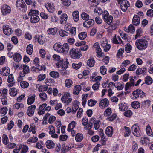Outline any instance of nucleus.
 <instances>
[{
	"label": "nucleus",
	"instance_id": "nucleus-1",
	"mask_svg": "<svg viewBox=\"0 0 153 153\" xmlns=\"http://www.w3.org/2000/svg\"><path fill=\"white\" fill-rule=\"evenodd\" d=\"M148 44V41L146 39H137L135 42V45L136 47L139 50L145 49Z\"/></svg>",
	"mask_w": 153,
	"mask_h": 153
},
{
	"label": "nucleus",
	"instance_id": "nucleus-2",
	"mask_svg": "<svg viewBox=\"0 0 153 153\" xmlns=\"http://www.w3.org/2000/svg\"><path fill=\"white\" fill-rule=\"evenodd\" d=\"M118 3L120 4L121 8L123 12H126L130 6L128 1L127 0H118Z\"/></svg>",
	"mask_w": 153,
	"mask_h": 153
},
{
	"label": "nucleus",
	"instance_id": "nucleus-3",
	"mask_svg": "<svg viewBox=\"0 0 153 153\" xmlns=\"http://www.w3.org/2000/svg\"><path fill=\"white\" fill-rule=\"evenodd\" d=\"M102 15L103 20L108 24L110 25L112 22L113 17L109 15V14L107 11H104Z\"/></svg>",
	"mask_w": 153,
	"mask_h": 153
},
{
	"label": "nucleus",
	"instance_id": "nucleus-4",
	"mask_svg": "<svg viewBox=\"0 0 153 153\" xmlns=\"http://www.w3.org/2000/svg\"><path fill=\"white\" fill-rule=\"evenodd\" d=\"M101 46L105 52H107L110 49L111 45L110 44H108V42L106 38H103L101 40Z\"/></svg>",
	"mask_w": 153,
	"mask_h": 153
},
{
	"label": "nucleus",
	"instance_id": "nucleus-5",
	"mask_svg": "<svg viewBox=\"0 0 153 153\" xmlns=\"http://www.w3.org/2000/svg\"><path fill=\"white\" fill-rule=\"evenodd\" d=\"M48 117V122L50 124L53 123L55 120L56 119L55 117L53 115L50 116V113H47L43 117V122L45 121L46 123L47 119Z\"/></svg>",
	"mask_w": 153,
	"mask_h": 153
},
{
	"label": "nucleus",
	"instance_id": "nucleus-6",
	"mask_svg": "<svg viewBox=\"0 0 153 153\" xmlns=\"http://www.w3.org/2000/svg\"><path fill=\"white\" fill-rule=\"evenodd\" d=\"M93 48L95 49L96 52L97 53V56L99 57L104 56V55L103 53L102 52V50L100 46L98 43H95L93 45Z\"/></svg>",
	"mask_w": 153,
	"mask_h": 153
},
{
	"label": "nucleus",
	"instance_id": "nucleus-7",
	"mask_svg": "<svg viewBox=\"0 0 153 153\" xmlns=\"http://www.w3.org/2000/svg\"><path fill=\"white\" fill-rule=\"evenodd\" d=\"M131 131L135 136L137 137H140V136L141 131L138 126L134 124L131 127Z\"/></svg>",
	"mask_w": 153,
	"mask_h": 153
},
{
	"label": "nucleus",
	"instance_id": "nucleus-8",
	"mask_svg": "<svg viewBox=\"0 0 153 153\" xmlns=\"http://www.w3.org/2000/svg\"><path fill=\"white\" fill-rule=\"evenodd\" d=\"M1 13L3 15H5L10 13L11 11L10 7L7 5L4 4L1 7Z\"/></svg>",
	"mask_w": 153,
	"mask_h": 153
},
{
	"label": "nucleus",
	"instance_id": "nucleus-9",
	"mask_svg": "<svg viewBox=\"0 0 153 153\" xmlns=\"http://www.w3.org/2000/svg\"><path fill=\"white\" fill-rule=\"evenodd\" d=\"M70 53L71 57L74 59L79 58L80 57V53L77 50L75 49H71Z\"/></svg>",
	"mask_w": 153,
	"mask_h": 153
},
{
	"label": "nucleus",
	"instance_id": "nucleus-10",
	"mask_svg": "<svg viewBox=\"0 0 153 153\" xmlns=\"http://www.w3.org/2000/svg\"><path fill=\"white\" fill-rule=\"evenodd\" d=\"M63 61H59L57 63H56V65L57 68L61 67L62 68L66 69L68 67L69 62L67 60L64 61V63Z\"/></svg>",
	"mask_w": 153,
	"mask_h": 153
},
{
	"label": "nucleus",
	"instance_id": "nucleus-11",
	"mask_svg": "<svg viewBox=\"0 0 153 153\" xmlns=\"http://www.w3.org/2000/svg\"><path fill=\"white\" fill-rule=\"evenodd\" d=\"M3 29L4 33L7 35H10L11 34L13 33L12 29L9 27L8 25H4Z\"/></svg>",
	"mask_w": 153,
	"mask_h": 153
},
{
	"label": "nucleus",
	"instance_id": "nucleus-12",
	"mask_svg": "<svg viewBox=\"0 0 153 153\" xmlns=\"http://www.w3.org/2000/svg\"><path fill=\"white\" fill-rule=\"evenodd\" d=\"M109 103L108 100L106 98L101 100L99 103V106H101L102 108H105L108 107Z\"/></svg>",
	"mask_w": 153,
	"mask_h": 153
},
{
	"label": "nucleus",
	"instance_id": "nucleus-13",
	"mask_svg": "<svg viewBox=\"0 0 153 153\" xmlns=\"http://www.w3.org/2000/svg\"><path fill=\"white\" fill-rule=\"evenodd\" d=\"M94 23V21L91 19H88L86 20L83 23L85 27H89L93 25Z\"/></svg>",
	"mask_w": 153,
	"mask_h": 153
},
{
	"label": "nucleus",
	"instance_id": "nucleus-14",
	"mask_svg": "<svg viewBox=\"0 0 153 153\" xmlns=\"http://www.w3.org/2000/svg\"><path fill=\"white\" fill-rule=\"evenodd\" d=\"M36 108V106L34 105H33L28 108L27 113L29 116H32L33 115Z\"/></svg>",
	"mask_w": 153,
	"mask_h": 153
},
{
	"label": "nucleus",
	"instance_id": "nucleus-15",
	"mask_svg": "<svg viewBox=\"0 0 153 153\" xmlns=\"http://www.w3.org/2000/svg\"><path fill=\"white\" fill-rule=\"evenodd\" d=\"M62 45L56 43L54 45L53 48L56 51L60 53H63V49Z\"/></svg>",
	"mask_w": 153,
	"mask_h": 153
},
{
	"label": "nucleus",
	"instance_id": "nucleus-16",
	"mask_svg": "<svg viewBox=\"0 0 153 153\" xmlns=\"http://www.w3.org/2000/svg\"><path fill=\"white\" fill-rule=\"evenodd\" d=\"M16 6L18 7H21L22 8H25L26 7V5L23 0H17Z\"/></svg>",
	"mask_w": 153,
	"mask_h": 153
},
{
	"label": "nucleus",
	"instance_id": "nucleus-17",
	"mask_svg": "<svg viewBox=\"0 0 153 153\" xmlns=\"http://www.w3.org/2000/svg\"><path fill=\"white\" fill-rule=\"evenodd\" d=\"M147 68L146 67H143L142 68H139L136 71L137 75H139L141 74L145 75L146 73Z\"/></svg>",
	"mask_w": 153,
	"mask_h": 153
},
{
	"label": "nucleus",
	"instance_id": "nucleus-18",
	"mask_svg": "<svg viewBox=\"0 0 153 153\" xmlns=\"http://www.w3.org/2000/svg\"><path fill=\"white\" fill-rule=\"evenodd\" d=\"M113 128L112 126H108L106 129L105 133L108 137H111L113 134Z\"/></svg>",
	"mask_w": 153,
	"mask_h": 153
},
{
	"label": "nucleus",
	"instance_id": "nucleus-19",
	"mask_svg": "<svg viewBox=\"0 0 153 153\" xmlns=\"http://www.w3.org/2000/svg\"><path fill=\"white\" fill-rule=\"evenodd\" d=\"M45 145L47 148L49 149L53 148L55 146V144L53 142L50 140L47 141L45 143Z\"/></svg>",
	"mask_w": 153,
	"mask_h": 153
},
{
	"label": "nucleus",
	"instance_id": "nucleus-20",
	"mask_svg": "<svg viewBox=\"0 0 153 153\" xmlns=\"http://www.w3.org/2000/svg\"><path fill=\"white\" fill-rule=\"evenodd\" d=\"M35 95L33 94V95H29L27 100V104L28 105H30L33 104L35 100Z\"/></svg>",
	"mask_w": 153,
	"mask_h": 153
},
{
	"label": "nucleus",
	"instance_id": "nucleus-21",
	"mask_svg": "<svg viewBox=\"0 0 153 153\" xmlns=\"http://www.w3.org/2000/svg\"><path fill=\"white\" fill-rule=\"evenodd\" d=\"M10 72L9 70L6 67L2 68L0 71V73L1 74L4 76L8 75Z\"/></svg>",
	"mask_w": 153,
	"mask_h": 153
},
{
	"label": "nucleus",
	"instance_id": "nucleus-22",
	"mask_svg": "<svg viewBox=\"0 0 153 153\" xmlns=\"http://www.w3.org/2000/svg\"><path fill=\"white\" fill-rule=\"evenodd\" d=\"M133 25L136 26L138 25L140 23V19L139 16L138 15H134L132 19Z\"/></svg>",
	"mask_w": 153,
	"mask_h": 153
},
{
	"label": "nucleus",
	"instance_id": "nucleus-23",
	"mask_svg": "<svg viewBox=\"0 0 153 153\" xmlns=\"http://www.w3.org/2000/svg\"><path fill=\"white\" fill-rule=\"evenodd\" d=\"M68 19V16L65 13L62 14L60 16V23L61 24H63L66 23Z\"/></svg>",
	"mask_w": 153,
	"mask_h": 153
},
{
	"label": "nucleus",
	"instance_id": "nucleus-24",
	"mask_svg": "<svg viewBox=\"0 0 153 153\" xmlns=\"http://www.w3.org/2000/svg\"><path fill=\"white\" fill-rule=\"evenodd\" d=\"M39 20V18L38 16H30V21L31 22L35 23L38 22Z\"/></svg>",
	"mask_w": 153,
	"mask_h": 153
},
{
	"label": "nucleus",
	"instance_id": "nucleus-25",
	"mask_svg": "<svg viewBox=\"0 0 153 153\" xmlns=\"http://www.w3.org/2000/svg\"><path fill=\"white\" fill-rule=\"evenodd\" d=\"M72 16L75 22H77L79 20V13L77 11H74L72 13Z\"/></svg>",
	"mask_w": 153,
	"mask_h": 153
},
{
	"label": "nucleus",
	"instance_id": "nucleus-26",
	"mask_svg": "<svg viewBox=\"0 0 153 153\" xmlns=\"http://www.w3.org/2000/svg\"><path fill=\"white\" fill-rule=\"evenodd\" d=\"M13 58L14 61L18 62L21 60L22 56L19 53H16L14 54Z\"/></svg>",
	"mask_w": 153,
	"mask_h": 153
},
{
	"label": "nucleus",
	"instance_id": "nucleus-27",
	"mask_svg": "<svg viewBox=\"0 0 153 153\" xmlns=\"http://www.w3.org/2000/svg\"><path fill=\"white\" fill-rule=\"evenodd\" d=\"M57 31V29L56 28H49L48 29L47 32L48 34L53 35H55Z\"/></svg>",
	"mask_w": 153,
	"mask_h": 153
},
{
	"label": "nucleus",
	"instance_id": "nucleus-28",
	"mask_svg": "<svg viewBox=\"0 0 153 153\" xmlns=\"http://www.w3.org/2000/svg\"><path fill=\"white\" fill-rule=\"evenodd\" d=\"M143 93V92L140 90L137 89L133 92L132 94L135 99H137L139 97L140 95Z\"/></svg>",
	"mask_w": 153,
	"mask_h": 153
},
{
	"label": "nucleus",
	"instance_id": "nucleus-29",
	"mask_svg": "<svg viewBox=\"0 0 153 153\" xmlns=\"http://www.w3.org/2000/svg\"><path fill=\"white\" fill-rule=\"evenodd\" d=\"M81 90V86L80 85H77L75 86L73 90V93L75 94H78Z\"/></svg>",
	"mask_w": 153,
	"mask_h": 153
},
{
	"label": "nucleus",
	"instance_id": "nucleus-30",
	"mask_svg": "<svg viewBox=\"0 0 153 153\" xmlns=\"http://www.w3.org/2000/svg\"><path fill=\"white\" fill-rule=\"evenodd\" d=\"M70 97V94L68 93H65L64 95L62 97L61 100L62 102L64 103H66V100Z\"/></svg>",
	"mask_w": 153,
	"mask_h": 153
},
{
	"label": "nucleus",
	"instance_id": "nucleus-31",
	"mask_svg": "<svg viewBox=\"0 0 153 153\" xmlns=\"http://www.w3.org/2000/svg\"><path fill=\"white\" fill-rule=\"evenodd\" d=\"M76 123L74 121L71 122L68 125L67 131L68 132H70L71 130L73 129L75 127Z\"/></svg>",
	"mask_w": 153,
	"mask_h": 153
},
{
	"label": "nucleus",
	"instance_id": "nucleus-32",
	"mask_svg": "<svg viewBox=\"0 0 153 153\" xmlns=\"http://www.w3.org/2000/svg\"><path fill=\"white\" fill-rule=\"evenodd\" d=\"M145 83L149 85L152 84L153 82L152 79L149 76H147L145 78Z\"/></svg>",
	"mask_w": 153,
	"mask_h": 153
},
{
	"label": "nucleus",
	"instance_id": "nucleus-33",
	"mask_svg": "<svg viewBox=\"0 0 153 153\" xmlns=\"http://www.w3.org/2000/svg\"><path fill=\"white\" fill-rule=\"evenodd\" d=\"M33 51V45L30 44L28 45L27 47V52L30 55L32 54Z\"/></svg>",
	"mask_w": 153,
	"mask_h": 153
},
{
	"label": "nucleus",
	"instance_id": "nucleus-34",
	"mask_svg": "<svg viewBox=\"0 0 153 153\" xmlns=\"http://www.w3.org/2000/svg\"><path fill=\"white\" fill-rule=\"evenodd\" d=\"M82 134L80 133H77L75 137V140L77 142H80L83 139Z\"/></svg>",
	"mask_w": 153,
	"mask_h": 153
},
{
	"label": "nucleus",
	"instance_id": "nucleus-35",
	"mask_svg": "<svg viewBox=\"0 0 153 153\" xmlns=\"http://www.w3.org/2000/svg\"><path fill=\"white\" fill-rule=\"evenodd\" d=\"M39 12L38 10L31 9L30 11L29 12L28 15L30 16H37L39 15Z\"/></svg>",
	"mask_w": 153,
	"mask_h": 153
},
{
	"label": "nucleus",
	"instance_id": "nucleus-36",
	"mask_svg": "<svg viewBox=\"0 0 153 153\" xmlns=\"http://www.w3.org/2000/svg\"><path fill=\"white\" fill-rule=\"evenodd\" d=\"M146 131L147 135L149 136H151L153 135V133L151 128L149 125L148 124L146 127Z\"/></svg>",
	"mask_w": 153,
	"mask_h": 153
},
{
	"label": "nucleus",
	"instance_id": "nucleus-37",
	"mask_svg": "<svg viewBox=\"0 0 153 153\" xmlns=\"http://www.w3.org/2000/svg\"><path fill=\"white\" fill-rule=\"evenodd\" d=\"M126 32L130 33H131L134 32L135 30L134 26L130 25L128 27V29H126L125 30Z\"/></svg>",
	"mask_w": 153,
	"mask_h": 153
},
{
	"label": "nucleus",
	"instance_id": "nucleus-38",
	"mask_svg": "<svg viewBox=\"0 0 153 153\" xmlns=\"http://www.w3.org/2000/svg\"><path fill=\"white\" fill-rule=\"evenodd\" d=\"M131 105L133 108L137 109L140 107V104L138 102L135 101L132 102Z\"/></svg>",
	"mask_w": 153,
	"mask_h": 153
},
{
	"label": "nucleus",
	"instance_id": "nucleus-39",
	"mask_svg": "<svg viewBox=\"0 0 153 153\" xmlns=\"http://www.w3.org/2000/svg\"><path fill=\"white\" fill-rule=\"evenodd\" d=\"M22 68L23 69V74H26L29 72V67L26 65H23Z\"/></svg>",
	"mask_w": 153,
	"mask_h": 153
},
{
	"label": "nucleus",
	"instance_id": "nucleus-40",
	"mask_svg": "<svg viewBox=\"0 0 153 153\" xmlns=\"http://www.w3.org/2000/svg\"><path fill=\"white\" fill-rule=\"evenodd\" d=\"M10 94V95L15 97L17 94V90L14 88H11L9 90Z\"/></svg>",
	"mask_w": 153,
	"mask_h": 153
},
{
	"label": "nucleus",
	"instance_id": "nucleus-41",
	"mask_svg": "<svg viewBox=\"0 0 153 153\" xmlns=\"http://www.w3.org/2000/svg\"><path fill=\"white\" fill-rule=\"evenodd\" d=\"M87 36V33L85 32H81L78 35L79 39L81 40L85 39Z\"/></svg>",
	"mask_w": 153,
	"mask_h": 153
},
{
	"label": "nucleus",
	"instance_id": "nucleus-42",
	"mask_svg": "<svg viewBox=\"0 0 153 153\" xmlns=\"http://www.w3.org/2000/svg\"><path fill=\"white\" fill-rule=\"evenodd\" d=\"M65 84L66 87L69 88L72 84V81L70 79H67L65 81Z\"/></svg>",
	"mask_w": 153,
	"mask_h": 153
},
{
	"label": "nucleus",
	"instance_id": "nucleus-43",
	"mask_svg": "<svg viewBox=\"0 0 153 153\" xmlns=\"http://www.w3.org/2000/svg\"><path fill=\"white\" fill-rule=\"evenodd\" d=\"M134 79L131 78L130 79V82L129 83H127L126 84L125 89L126 90L128 89L127 88H128L129 86H134Z\"/></svg>",
	"mask_w": 153,
	"mask_h": 153
},
{
	"label": "nucleus",
	"instance_id": "nucleus-44",
	"mask_svg": "<svg viewBox=\"0 0 153 153\" xmlns=\"http://www.w3.org/2000/svg\"><path fill=\"white\" fill-rule=\"evenodd\" d=\"M50 75L52 77L56 78L59 77V74L57 72L52 71L50 73Z\"/></svg>",
	"mask_w": 153,
	"mask_h": 153
},
{
	"label": "nucleus",
	"instance_id": "nucleus-45",
	"mask_svg": "<svg viewBox=\"0 0 153 153\" xmlns=\"http://www.w3.org/2000/svg\"><path fill=\"white\" fill-rule=\"evenodd\" d=\"M63 49V53H66L67 52L69 49V46L67 43H64L62 45Z\"/></svg>",
	"mask_w": 153,
	"mask_h": 153
},
{
	"label": "nucleus",
	"instance_id": "nucleus-46",
	"mask_svg": "<svg viewBox=\"0 0 153 153\" xmlns=\"http://www.w3.org/2000/svg\"><path fill=\"white\" fill-rule=\"evenodd\" d=\"M20 85L22 88H25L28 86L29 84L26 81H22L20 82Z\"/></svg>",
	"mask_w": 153,
	"mask_h": 153
},
{
	"label": "nucleus",
	"instance_id": "nucleus-47",
	"mask_svg": "<svg viewBox=\"0 0 153 153\" xmlns=\"http://www.w3.org/2000/svg\"><path fill=\"white\" fill-rule=\"evenodd\" d=\"M112 113L111 110L110 108H108L104 112V114L105 117L110 115Z\"/></svg>",
	"mask_w": 153,
	"mask_h": 153
},
{
	"label": "nucleus",
	"instance_id": "nucleus-48",
	"mask_svg": "<svg viewBox=\"0 0 153 153\" xmlns=\"http://www.w3.org/2000/svg\"><path fill=\"white\" fill-rule=\"evenodd\" d=\"M114 86L117 88L118 90H121L123 88V86L122 84L119 82H117L115 83V84H114Z\"/></svg>",
	"mask_w": 153,
	"mask_h": 153
},
{
	"label": "nucleus",
	"instance_id": "nucleus-49",
	"mask_svg": "<svg viewBox=\"0 0 153 153\" xmlns=\"http://www.w3.org/2000/svg\"><path fill=\"white\" fill-rule=\"evenodd\" d=\"M125 50L127 53L130 52L132 49L131 46L129 44H127L125 45Z\"/></svg>",
	"mask_w": 153,
	"mask_h": 153
},
{
	"label": "nucleus",
	"instance_id": "nucleus-50",
	"mask_svg": "<svg viewBox=\"0 0 153 153\" xmlns=\"http://www.w3.org/2000/svg\"><path fill=\"white\" fill-rule=\"evenodd\" d=\"M54 9V5L53 3H49L48 4L47 9L49 12H52Z\"/></svg>",
	"mask_w": 153,
	"mask_h": 153
},
{
	"label": "nucleus",
	"instance_id": "nucleus-51",
	"mask_svg": "<svg viewBox=\"0 0 153 153\" xmlns=\"http://www.w3.org/2000/svg\"><path fill=\"white\" fill-rule=\"evenodd\" d=\"M132 115V111L130 110H128L124 113V115L128 117H130Z\"/></svg>",
	"mask_w": 153,
	"mask_h": 153
},
{
	"label": "nucleus",
	"instance_id": "nucleus-52",
	"mask_svg": "<svg viewBox=\"0 0 153 153\" xmlns=\"http://www.w3.org/2000/svg\"><path fill=\"white\" fill-rule=\"evenodd\" d=\"M125 130V137L128 136L131 133V130L129 128L127 127L126 126L124 127Z\"/></svg>",
	"mask_w": 153,
	"mask_h": 153
},
{
	"label": "nucleus",
	"instance_id": "nucleus-53",
	"mask_svg": "<svg viewBox=\"0 0 153 153\" xmlns=\"http://www.w3.org/2000/svg\"><path fill=\"white\" fill-rule=\"evenodd\" d=\"M39 97L41 99L44 101L46 100L47 96L46 94L44 92L40 93L39 94Z\"/></svg>",
	"mask_w": 153,
	"mask_h": 153
},
{
	"label": "nucleus",
	"instance_id": "nucleus-54",
	"mask_svg": "<svg viewBox=\"0 0 153 153\" xmlns=\"http://www.w3.org/2000/svg\"><path fill=\"white\" fill-rule=\"evenodd\" d=\"M100 71L101 74L105 75L106 73L107 69L104 66H102L100 68Z\"/></svg>",
	"mask_w": 153,
	"mask_h": 153
},
{
	"label": "nucleus",
	"instance_id": "nucleus-55",
	"mask_svg": "<svg viewBox=\"0 0 153 153\" xmlns=\"http://www.w3.org/2000/svg\"><path fill=\"white\" fill-rule=\"evenodd\" d=\"M88 2L92 6H97L98 4V0H88Z\"/></svg>",
	"mask_w": 153,
	"mask_h": 153
},
{
	"label": "nucleus",
	"instance_id": "nucleus-56",
	"mask_svg": "<svg viewBox=\"0 0 153 153\" xmlns=\"http://www.w3.org/2000/svg\"><path fill=\"white\" fill-rule=\"evenodd\" d=\"M2 141L4 144H7L8 142V139L7 136L5 134L3 135L2 136Z\"/></svg>",
	"mask_w": 153,
	"mask_h": 153
},
{
	"label": "nucleus",
	"instance_id": "nucleus-57",
	"mask_svg": "<svg viewBox=\"0 0 153 153\" xmlns=\"http://www.w3.org/2000/svg\"><path fill=\"white\" fill-rule=\"evenodd\" d=\"M26 3L28 5H31L33 7L35 6V2L31 0H25Z\"/></svg>",
	"mask_w": 153,
	"mask_h": 153
},
{
	"label": "nucleus",
	"instance_id": "nucleus-58",
	"mask_svg": "<svg viewBox=\"0 0 153 153\" xmlns=\"http://www.w3.org/2000/svg\"><path fill=\"white\" fill-rule=\"evenodd\" d=\"M82 65L81 62H79L78 64L73 63L72 64L73 67L76 70L79 69L81 66Z\"/></svg>",
	"mask_w": 153,
	"mask_h": 153
},
{
	"label": "nucleus",
	"instance_id": "nucleus-59",
	"mask_svg": "<svg viewBox=\"0 0 153 153\" xmlns=\"http://www.w3.org/2000/svg\"><path fill=\"white\" fill-rule=\"evenodd\" d=\"M22 150L21 152V153H26L28 149V146L25 145H22Z\"/></svg>",
	"mask_w": 153,
	"mask_h": 153
},
{
	"label": "nucleus",
	"instance_id": "nucleus-60",
	"mask_svg": "<svg viewBox=\"0 0 153 153\" xmlns=\"http://www.w3.org/2000/svg\"><path fill=\"white\" fill-rule=\"evenodd\" d=\"M95 62V61L94 59H89L87 63V65L89 67H92L94 66Z\"/></svg>",
	"mask_w": 153,
	"mask_h": 153
},
{
	"label": "nucleus",
	"instance_id": "nucleus-61",
	"mask_svg": "<svg viewBox=\"0 0 153 153\" xmlns=\"http://www.w3.org/2000/svg\"><path fill=\"white\" fill-rule=\"evenodd\" d=\"M97 102V101L93 100L92 99L88 101V105L90 106H94Z\"/></svg>",
	"mask_w": 153,
	"mask_h": 153
},
{
	"label": "nucleus",
	"instance_id": "nucleus-62",
	"mask_svg": "<svg viewBox=\"0 0 153 153\" xmlns=\"http://www.w3.org/2000/svg\"><path fill=\"white\" fill-rule=\"evenodd\" d=\"M63 5L66 6H69L71 4V1L69 0H61Z\"/></svg>",
	"mask_w": 153,
	"mask_h": 153
},
{
	"label": "nucleus",
	"instance_id": "nucleus-63",
	"mask_svg": "<svg viewBox=\"0 0 153 153\" xmlns=\"http://www.w3.org/2000/svg\"><path fill=\"white\" fill-rule=\"evenodd\" d=\"M7 111V108L6 107H4L1 108L0 110V113L1 114L4 115L5 114Z\"/></svg>",
	"mask_w": 153,
	"mask_h": 153
},
{
	"label": "nucleus",
	"instance_id": "nucleus-64",
	"mask_svg": "<svg viewBox=\"0 0 153 153\" xmlns=\"http://www.w3.org/2000/svg\"><path fill=\"white\" fill-rule=\"evenodd\" d=\"M44 39V38L43 36H40L38 37V41L40 44L42 45L44 44L45 41Z\"/></svg>",
	"mask_w": 153,
	"mask_h": 153
}]
</instances>
